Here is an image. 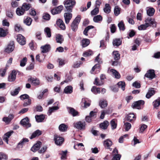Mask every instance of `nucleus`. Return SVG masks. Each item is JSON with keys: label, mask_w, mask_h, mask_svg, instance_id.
I'll return each mask as SVG.
<instances>
[{"label": "nucleus", "mask_w": 160, "mask_h": 160, "mask_svg": "<svg viewBox=\"0 0 160 160\" xmlns=\"http://www.w3.org/2000/svg\"><path fill=\"white\" fill-rule=\"evenodd\" d=\"M32 21V19L31 18L27 17L24 20V23L27 25L29 26L31 25Z\"/></svg>", "instance_id": "37"}, {"label": "nucleus", "mask_w": 160, "mask_h": 160, "mask_svg": "<svg viewBox=\"0 0 160 160\" xmlns=\"http://www.w3.org/2000/svg\"><path fill=\"white\" fill-rule=\"evenodd\" d=\"M41 52L42 53H46L48 52L50 48V46L49 44H46L42 46L41 47Z\"/></svg>", "instance_id": "18"}, {"label": "nucleus", "mask_w": 160, "mask_h": 160, "mask_svg": "<svg viewBox=\"0 0 160 160\" xmlns=\"http://www.w3.org/2000/svg\"><path fill=\"white\" fill-rule=\"evenodd\" d=\"M134 115L133 113H130L126 117V119L127 121H131L134 118Z\"/></svg>", "instance_id": "42"}, {"label": "nucleus", "mask_w": 160, "mask_h": 160, "mask_svg": "<svg viewBox=\"0 0 160 160\" xmlns=\"http://www.w3.org/2000/svg\"><path fill=\"white\" fill-rule=\"evenodd\" d=\"M14 29L16 31L18 32L22 29V28L19 24H16L14 26Z\"/></svg>", "instance_id": "61"}, {"label": "nucleus", "mask_w": 160, "mask_h": 160, "mask_svg": "<svg viewBox=\"0 0 160 160\" xmlns=\"http://www.w3.org/2000/svg\"><path fill=\"white\" fill-rule=\"evenodd\" d=\"M87 99L85 98H82V102L83 103L84 107L85 108H87L90 106V103L89 102H87Z\"/></svg>", "instance_id": "41"}, {"label": "nucleus", "mask_w": 160, "mask_h": 160, "mask_svg": "<svg viewBox=\"0 0 160 160\" xmlns=\"http://www.w3.org/2000/svg\"><path fill=\"white\" fill-rule=\"evenodd\" d=\"M125 85L124 82L122 81L118 82L117 84L119 88H121L123 91L125 90Z\"/></svg>", "instance_id": "45"}, {"label": "nucleus", "mask_w": 160, "mask_h": 160, "mask_svg": "<svg viewBox=\"0 0 160 160\" xmlns=\"http://www.w3.org/2000/svg\"><path fill=\"white\" fill-rule=\"evenodd\" d=\"M6 71V68H2L0 69V76L2 77L4 76Z\"/></svg>", "instance_id": "63"}, {"label": "nucleus", "mask_w": 160, "mask_h": 160, "mask_svg": "<svg viewBox=\"0 0 160 160\" xmlns=\"http://www.w3.org/2000/svg\"><path fill=\"white\" fill-rule=\"evenodd\" d=\"M63 7L62 5H60L56 8L51 10V12L53 15H55L60 13L63 9Z\"/></svg>", "instance_id": "6"}, {"label": "nucleus", "mask_w": 160, "mask_h": 160, "mask_svg": "<svg viewBox=\"0 0 160 160\" xmlns=\"http://www.w3.org/2000/svg\"><path fill=\"white\" fill-rule=\"evenodd\" d=\"M81 43L82 46L84 48L87 46L89 44L90 41L88 39H84L82 40Z\"/></svg>", "instance_id": "25"}, {"label": "nucleus", "mask_w": 160, "mask_h": 160, "mask_svg": "<svg viewBox=\"0 0 160 160\" xmlns=\"http://www.w3.org/2000/svg\"><path fill=\"white\" fill-rule=\"evenodd\" d=\"M148 27L146 23H145V24H142L138 27V29L139 30H144L146 28Z\"/></svg>", "instance_id": "55"}, {"label": "nucleus", "mask_w": 160, "mask_h": 160, "mask_svg": "<svg viewBox=\"0 0 160 160\" xmlns=\"http://www.w3.org/2000/svg\"><path fill=\"white\" fill-rule=\"evenodd\" d=\"M16 39L17 42L21 45H24L26 44L25 38L21 34H18L16 36Z\"/></svg>", "instance_id": "3"}, {"label": "nucleus", "mask_w": 160, "mask_h": 160, "mask_svg": "<svg viewBox=\"0 0 160 160\" xmlns=\"http://www.w3.org/2000/svg\"><path fill=\"white\" fill-rule=\"evenodd\" d=\"M7 156L2 152H0V160H7Z\"/></svg>", "instance_id": "56"}, {"label": "nucleus", "mask_w": 160, "mask_h": 160, "mask_svg": "<svg viewBox=\"0 0 160 160\" xmlns=\"http://www.w3.org/2000/svg\"><path fill=\"white\" fill-rule=\"evenodd\" d=\"M120 9L118 6H116L114 9V13L115 16H117L120 14Z\"/></svg>", "instance_id": "54"}, {"label": "nucleus", "mask_w": 160, "mask_h": 160, "mask_svg": "<svg viewBox=\"0 0 160 160\" xmlns=\"http://www.w3.org/2000/svg\"><path fill=\"white\" fill-rule=\"evenodd\" d=\"M27 62V58L26 57L24 58L22 60H21L20 62V66L21 67L24 66Z\"/></svg>", "instance_id": "50"}, {"label": "nucleus", "mask_w": 160, "mask_h": 160, "mask_svg": "<svg viewBox=\"0 0 160 160\" xmlns=\"http://www.w3.org/2000/svg\"><path fill=\"white\" fill-rule=\"evenodd\" d=\"M65 23L68 24L72 17V14L69 12L65 13L64 14Z\"/></svg>", "instance_id": "11"}, {"label": "nucleus", "mask_w": 160, "mask_h": 160, "mask_svg": "<svg viewBox=\"0 0 160 160\" xmlns=\"http://www.w3.org/2000/svg\"><path fill=\"white\" fill-rule=\"evenodd\" d=\"M81 18L80 15H78L74 19L73 21V22L78 25L80 22L81 20Z\"/></svg>", "instance_id": "51"}, {"label": "nucleus", "mask_w": 160, "mask_h": 160, "mask_svg": "<svg viewBox=\"0 0 160 160\" xmlns=\"http://www.w3.org/2000/svg\"><path fill=\"white\" fill-rule=\"evenodd\" d=\"M21 123L23 125L27 127H29L31 126V124L29 122V119L27 117L22 119L21 121Z\"/></svg>", "instance_id": "15"}, {"label": "nucleus", "mask_w": 160, "mask_h": 160, "mask_svg": "<svg viewBox=\"0 0 160 160\" xmlns=\"http://www.w3.org/2000/svg\"><path fill=\"white\" fill-rule=\"evenodd\" d=\"M111 112V111H110L109 110L102 111L100 118L101 119H103L104 118L105 115L106 114H109Z\"/></svg>", "instance_id": "35"}, {"label": "nucleus", "mask_w": 160, "mask_h": 160, "mask_svg": "<svg viewBox=\"0 0 160 160\" xmlns=\"http://www.w3.org/2000/svg\"><path fill=\"white\" fill-rule=\"evenodd\" d=\"M14 42H11L5 49V52L8 53L11 52L14 49Z\"/></svg>", "instance_id": "10"}, {"label": "nucleus", "mask_w": 160, "mask_h": 160, "mask_svg": "<svg viewBox=\"0 0 160 160\" xmlns=\"http://www.w3.org/2000/svg\"><path fill=\"white\" fill-rule=\"evenodd\" d=\"M155 92L153 88L150 89L146 95V97L148 98H150L155 93Z\"/></svg>", "instance_id": "28"}, {"label": "nucleus", "mask_w": 160, "mask_h": 160, "mask_svg": "<svg viewBox=\"0 0 160 160\" xmlns=\"http://www.w3.org/2000/svg\"><path fill=\"white\" fill-rule=\"evenodd\" d=\"M78 25L72 22L71 25V28L72 29L73 31L75 32L77 29Z\"/></svg>", "instance_id": "59"}, {"label": "nucleus", "mask_w": 160, "mask_h": 160, "mask_svg": "<svg viewBox=\"0 0 160 160\" xmlns=\"http://www.w3.org/2000/svg\"><path fill=\"white\" fill-rule=\"evenodd\" d=\"M147 128V126L145 124H141L139 132L140 133H143L144 131Z\"/></svg>", "instance_id": "47"}, {"label": "nucleus", "mask_w": 160, "mask_h": 160, "mask_svg": "<svg viewBox=\"0 0 160 160\" xmlns=\"http://www.w3.org/2000/svg\"><path fill=\"white\" fill-rule=\"evenodd\" d=\"M59 108V107L58 106L50 107L48 111V114L49 115H50L51 113L54 111L58 109Z\"/></svg>", "instance_id": "23"}, {"label": "nucleus", "mask_w": 160, "mask_h": 160, "mask_svg": "<svg viewBox=\"0 0 160 160\" xmlns=\"http://www.w3.org/2000/svg\"><path fill=\"white\" fill-rule=\"evenodd\" d=\"M54 140L56 145L60 146L63 143L64 139L63 138L59 135L55 134L54 136Z\"/></svg>", "instance_id": "4"}, {"label": "nucleus", "mask_w": 160, "mask_h": 160, "mask_svg": "<svg viewBox=\"0 0 160 160\" xmlns=\"http://www.w3.org/2000/svg\"><path fill=\"white\" fill-rule=\"evenodd\" d=\"M153 105L154 108L158 109V107L160 105V98L154 101L153 102Z\"/></svg>", "instance_id": "27"}, {"label": "nucleus", "mask_w": 160, "mask_h": 160, "mask_svg": "<svg viewBox=\"0 0 160 160\" xmlns=\"http://www.w3.org/2000/svg\"><path fill=\"white\" fill-rule=\"evenodd\" d=\"M99 12L98 7H95L94 9L92 10L91 12L92 15H95L97 14Z\"/></svg>", "instance_id": "60"}, {"label": "nucleus", "mask_w": 160, "mask_h": 160, "mask_svg": "<svg viewBox=\"0 0 160 160\" xmlns=\"http://www.w3.org/2000/svg\"><path fill=\"white\" fill-rule=\"evenodd\" d=\"M109 124V122L107 121H105L100 124V127L102 129H107Z\"/></svg>", "instance_id": "30"}, {"label": "nucleus", "mask_w": 160, "mask_h": 160, "mask_svg": "<svg viewBox=\"0 0 160 160\" xmlns=\"http://www.w3.org/2000/svg\"><path fill=\"white\" fill-rule=\"evenodd\" d=\"M68 110L69 113L73 116H75L78 114V112L72 108H69L68 109Z\"/></svg>", "instance_id": "32"}, {"label": "nucleus", "mask_w": 160, "mask_h": 160, "mask_svg": "<svg viewBox=\"0 0 160 160\" xmlns=\"http://www.w3.org/2000/svg\"><path fill=\"white\" fill-rule=\"evenodd\" d=\"M36 121L38 122H42L45 118V116L43 115H36L35 116Z\"/></svg>", "instance_id": "21"}, {"label": "nucleus", "mask_w": 160, "mask_h": 160, "mask_svg": "<svg viewBox=\"0 0 160 160\" xmlns=\"http://www.w3.org/2000/svg\"><path fill=\"white\" fill-rule=\"evenodd\" d=\"M30 7V5L29 4H27L26 3H23V5L22 6V7L24 10H28Z\"/></svg>", "instance_id": "58"}, {"label": "nucleus", "mask_w": 160, "mask_h": 160, "mask_svg": "<svg viewBox=\"0 0 160 160\" xmlns=\"http://www.w3.org/2000/svg\"><path fill=\"white\" fill-rule=\"evenodd\" d=\"M92 52L91 51H88L83 53L84 57H88L92 55Z\"/></svg>", "instance_id": "64"}, {"label": "nucleus", "mask_w": 160, "mask_h": 160, "mask_svg": "<svg viewBox=\"0 0 160 160\" xmlns=\"http://www.w3.org/2000/svg\"><path fill=\"white\" fill-rule=\"evenodd\" d=\"M145 22L148 27L152 25L153 27H156V23L154 19L151 18H147L145 20Z\"/></svg>", "instance_id": "7"}, {"label": "nucleus", "mask_w": 160, "mask_h": 160, "mask_svg": "<svg viewBox=\"0 0 160 160\" xmlns=\"http://www.w3.org/2000/svg\"><path fill=\"white\" fill-rule=\"evenodd\" d=\"M112 145V142L109 139H107L103 142V145L106 148L109 149Z\"/></svg>", "instance_id": "17"}, {"label": "nucleus", "mask_w": 160, "mask_h": 160, "mask_svg": "<svg viewBox=\"0 0 160 160\" xmlns=\"http://www.w3.org/2000/svg\"><path fill=\"white\" fill-rule=\"evenodd\" d=\"M118 26L120 30H124L125 29L124 25L123 22L121 21L118 24Z\"/></svg>", "instance_id": "57"}, {"label": "nucleus", "mask_w": 160, "mask_h": 160, "mask_svg": "<svg viewBox=\"0 0 160 160\" xmlns=\"http://www.w3.org/2000/svg\"><path fill=\"white\" fill-rule=\"evenodd\" d=\"M28 81L34 86L38 85L40 84L39 79L36 78L31 77L28 79Z\"/></svg>", "instance_id": "9"}, {"label": "nucleus", "mask_w": 160, "mask_h": 160, "mask_svg": "<svg viewBox=\"0 0 160 160\" xmlns=\"http://www.w3.org/2000/svg\"><path fill=\"white\" fill-rule=\"evenodd\" d=\"M91 91L95 94L99 93L100 92L99 88H97L95 86L93 87L91 89Z\"/></svg>", "instance_id": "39"}, {"label": "nucleus", "mask_w": 160, "mask_h": 160, "mask_svg": "<svg viewBox=\"0 0 160 160\" xmlns=\"http://www.w3.org/2000/svg\"><path fill=\"white\" fill-rule=\"evenodd\" d=\"M94 28L92 26H89L86 28L83 31V34L86 36H88L87 32L90 29L93 28Z\"/></svg>", "instance_id": "52"}, {"label": "nucleus", "mask_w": 160, "mask_h": 160, "mask_svg": "<svg viewBox=\"0 0 160 160\" xmlns=\"http://www.w3.org/2000/svg\"><path fill=\"white\" fill-rule=\"evenodd\" d=\"M113 57L115 60H118L120 58V54L117 51H114L113 52Z\"/></svg>", "instance_id": "44"}, {"label": "nucleus", "mask_w": 160, "mask_h": 160, "mask_svg": "<svg viewBox=\"0 0 160 160\" xmlns=\"http://www.w3.org/2000/svg\"><path fill=\"white\" fill-rule=\"evenodd\" d=\"M102 19V17L100 15L95 16L93 18L94 21L96 22H98L101 21Z\"/></svg>", "instance_id": "46"}, {"label": "nucleus", "mask_w": 160, "mask_h": 160, "mask_svg": "<svg viewBox=\"0 0 160 160\" xmlns=\"http://www.w3.org/2000/svg\"><path fill=\"white\" fill-rule=\"evenodd\" d=\"M67 151H62L59 153V154L61 155V159L62 160L65 159L66 158V154Z\"/></svg>", "instance_id": "48"}, {"label": "nucleus", "mask_w": 160, "mask_h": 160, "mask_svg": "<svg viewBox=\"0 0 160 160\" xmlns=\"http://www.w3.org/2000/svg\"><path fill=\"white\" fill-rule=\"evenodd\" d=\"M56 40L57 43H62L63 41L62 36L60 34L57 35L56 37Z\"/></svg>", "instance_id": "33"}, {"label": "nucleus", "mask_w": 160, "mask_h": 160, "mask_svg": "<svg viewBox=\"0 0 160 160\" xmlns=\"http://www.w3.org/2000/svg\"><path fill=\"white\" fill-rule=\"evenodd\" d=\"M155 74L154 71L152 69L149 70L145 75V77L151 79L155 77Z\"/></svg>", "instance_id": "8"}, {"label": "nucleus", "mask_w": 160, "mask_h": 160, "mask_svg": "<svg viewBox=\"0 0 160 160\" xmlns=\"http://www.w3.org/2000/svg\"><path fill=\"white\" fill-rule=\"evenodd\" d=\"M68 126L64 123L60 125L58 127L59 130L61 132H65L67 131Z\"/></svg>", "instance_id": "20"}, {"label": "nucleus", "mask_w": 160, "mask_h": 160, "mask_svg": "<svg viewBox=\"0 0 160 160\" xmlns=\"http://www.w3.org/2000/svg\"><path fill=\"white\" fill-rule=\"evenodd\" d=\"M8 33L7 30H4L2 28H0V37H3L6 36Z\"/></svg>", "instance_id": "34"}, {"label": "nucleus", "mask_w": 160, "mask_h": 160, "mask_svg": "<svg viewBox=\"0 0 160 160\" xmlns=\"http://www.w3.org/2000/svg\"><path fill=\"white\" fill-rule=\"evenodd\" d=\"M24 12V10L23 9L22 7L18 8L16 11V13L18 16H21L23 15Z\"/></svg>", "instance_id": "29"}, {"label": "nucleus", "mask_w": 160, "mask_h": 160, "mask_svg": "<svg viewBox=\"0 0 160 160\" xmlns=\"http://www.w3.org/2000/svg\"><path fill=\"white\" fill-rule=\"evenodd\" d=\"M124 126L125 129L126 131H128L130 129L131 127V125L128 122H125Z\"/></svg>", "instance_id": "53"}, {"label": "nucleus", "mask_w": 160, "mask_h": 160, "mask_svg": "<svg viewBox=\"0 0 160 160\" xmlns=\"http://www.w3.org/2000/svg\"><path fill=\"white\" fill-rule=\"evenodd\" d=\"M74 127L80 130H84L85 128L86 123L84 122L79 121L73 123Z\"/></svg>", "instance_id": "2"}, {"label": "nucleus", "mask_w": 160, "mask_h": 160, "mask_svg": "<svg viewBox=\"0 0 160 160\" xmlns=\"http://www.w3.org/2000/svg\"><path fill=\"white\" fill-rule=\"evenodd\" d=\"M104 12L107 13H109L111 11V8L108 4H106L105 5V8L104 9Z\"/></svg>", "instance_id": "43"}, {"label": "nucleus", "mask_w": 160, "mask_h": 160, "mask_svg": "<svg viewBox=\"0 0 160 160\" xmlns=\"http://www.w3.org/2000/svg\"><path fill=\"white\" fill-rule=\"evenodd\" d=\"M108 72H111L112 74L116 78H119L120 77V75L119 73L116 70L114 69L108 70Z\"/></svg>", "instance_id": "19"}, {"label": "nucleus", "mask_w": 160, "mask_h": 160, "mask_svg": "<svg viewBox=\"0 0 160 160\" xmlns=\"http://www.w3.org/2000/svg\"><path fill=\"white\" fill-rule=\"evenodd\" d=\"M99 104L101 108H104L107 106L108 103L106 100H102L100 101Z\"/></svg>", "instance_id": "24"}, {"label": "nucleus", "mask_w": 160, "mask_h": 160, "mask_svg": "<svg viewBox=\"0 0 160 160\" xmlns=\"http://www.w3.org/2000/svg\"><path fill=\"white\" fill-rule=\"evenodd\" d=\"M75 0H65L63 2V4L67 11L69 12H72L73 7L75 4Z\"/></svg>", "instance_id": "1"}, {"label": "nucleus", "mask_w": 160, "mask_h": 160, "mask_svg": "<svg viewBox=\"0 0 160 160\" xmlns=\"http://www.w3.org/2000/svg\"><path fill=\"white\" fill-rule=\"evenodd\" d=\"M110 125L112 129L116 128L117 126V120L115 119L112 120L110 122Z\"/></svg>", "instance_id": "26"}, {"label": "nucleus", "mask_w": 160, "mask_h": 160, "mask_svg": "<svg viewBox=\"0 0 160 160\" xmlns=\"http://www.w3.org/2000/svg\"><path fill=\"white\" fill-rule=\"evenodd\" d=\"M122 44V41L119 39H115L113 42V45L114 46H118Z\"/></svg>", "instance_id": "36"}, {"label": "nucleus", "mask_w": 160, "mask_h": 160, "mask_svg": "<svg viewBox=\"0 0 160 160\" xmlns=\"http://www.w3.org/2000/svg\"><path fill=\"white\" fill-rule=\"evenodd\" d=\"M155 12L154 9L152 8H150L147 9V14L149 16H152Z\"/></svg>", "instance_id": "40"}, {"label": "nucleus", "mask_w": 160, "mask_h": 160, "mask_svg": "<svg viewBox=\"0 0 160 160\" xmlns=\"http://www.w3.org/2000/svg\"><path fill=\"white\" fill-rule=\"evenodd\" d=\"M17 72L15 71H12L11 73L8 76V81L12 82L15 80L16 78Z\"/></svg>", "instance_id": "14"}, {"label": "nucleus", "mask_w": 160, "mask_h": 160, "mask_svg": "<svg viewBox=\"0 0 160 160\" xmlns=\"http://www.w3.org/2000/svg\"><path fill=\"white\" fill-rule=\"evenodd\" d=\"M41 134V132L39 130H37L34 132L30 137L31 139H32L37 136H38Z\"/></svg>", "instance_id": "31"}, {"label": "nucleus", "mask_w": 160, "mask_h": 160, "mask_svg": "<svg viewBox=\"0 0 160 160\" xmlns=\"http://www.w3.org/2000/svg\"><path fill=\"white\" fill-rule=\"evenodd\" d=\"M144 102L143 100H139L135 102L132 105V106L133 108L140 109L142 106L144 105Z\"/></svg>", "instance_id": "5"}, {"label": "nucleus", "mask_w": 160, "mask_h": 160, "mask_svg": "<svg viewBox=\"0 0 160 160\" xmlns=\"http://www.w3.org/2000/svg\"><path fill=\"white\" fill-rule=\"evenodd\" d=\"M14 117V115L13 114H9L8 117H4L2 120L7 124H8L13 118Z\"/></svg>", "instance_id": "12"}, {"label": "nucleus", "mask_w": 160, "mask_h": 160, "mask_svg": "<svg viewBox=\"0 0 160 160\" xmlns=\"http://www.w3.org/2000/svg\"><path fill=\"white\" fill-rule=\"evenodd\" d=\"M44 31L45 33L47 34V37L48 38L51 37V33L50 28L48 27L44 29Z\"/></svg>", "instance_id": "49"}, {"label": "nucleus", "mask_w": 160, "mask_h": 160, "mask_svg": "<svg viewBox=\"0 0 160 160\" xmlns=\"http://www.w3.org/2000/svg\"><path fill=\"white\" fill-rule=\"evenodd\" d=\"M45 57V56L43 54L40 55H38L36 57V59L38 62H42L44 61Z\"/></svg>", "instance_id": "38"}, {"label": "nucleus", "mask_w": 160, "mask_h": 160, "mask_svg": "<svg viewBox=\"0 0 160 160\" xmlns=\"http://www.w3.org/2000/svg\"><path fill=\"white\" fill-rule=\"evenodd\" d=\"M13 133L12 131H10L4 134L3 137V139L7 144H8V139L11 136V135Z\"/></svg>", "instance_id": "13"}, {"label": "nucleus", "mask_w": 160, "mask_h": 160, "mask_svg": "<svg viewBox=\"0 0 160 160\" xmlns=\"http://www.w3.org/2000/svg\"><path fill=\"white\" fill-rule=\"evenodd\" d=\"M41 142H38L32 147L31 150L33 152H35L40 148Z\"/></svg>", "instance_id": "16"}, {"label": "nucleus", "mask_w": 160, "mask_h": 160, "mask_svg": "<svg viewBox=\"0 0 160 160\" xmlns=\"http://www.w3.org/2000/svg\"><path fill=\"white\" fill-rule=\"evenodd\" d=\"M72 92V87L71 86H68L64 89V92L66 94H70Z\"/></svg>", "instance_id": "22"}, {"label": "nucleus", "mask_w": 160, "mask_h": 160, "mask_svg": "<svg viewBox=\"0 0 160 160\" xmlns=\"http://www.w3.org/2000/svg\"><path fill=\"white\" fill-rule=\"evenodd\" d=\"M20 90V88L15 89L13 91L11 92V94L12 96H15L17 95L19 91Z\"/></svg>", "instance_id": "62"}]
</instances>
